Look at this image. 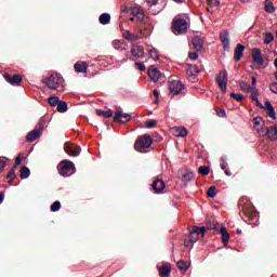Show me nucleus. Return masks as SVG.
Here are the masks:
<instances>
[{
    "label": "nucleus",
    "instance_id": "1",
    "mask_svg": "<svg viewBox=\"0 0 277 277\" xmlns=\"http://www.w3.org/2000/svg\"><path fill=\"white\" fill-rule=\"evenodd\" d=\"M238 207L241 209L245 215L243 221L247 222V224H254V222H258L259 214L256 213L252 205H243V201L240 200Z\"/></svg>",
    "mask_w": 277,
    "mask_h": 277
},
{
    "label": "nucleus",
    "instance_id": "2",
    "mask_svg": "<svg viewBox=\"0 0 277 277\" xmlns=\"http://www.w3.org/2000/svg\"><path fill=\"white\" fill-rule=\"evenodd\" d=\"M151 146H153V137H150L148 134L138 136L134 143V148L138 153H144L146 148H150Z\"/></svg>",
    "mask_w": 277,
    "mask_h": 277
},
{
    "label": "nucleus",
    "instance_id": "3",
    "mask_svg": "<svg viewBox=\"0 0 277 277\" xmlns=\"http://www.w3.org/2000/svg\"><path fill=\"white\" fill-rule=\"evenodd\" d=\"M45 85L49 90H57V88H64V78L60 74H52L44 80Z\"/></svg>",
    "mask_w": 277,
    "mask_h": 277
},
{
    "label": "nucleus",
    "instance_id": "4",
    "mask_svg": "<svg viewBox=\"0 0 277 277\" xmlns=\"http://www.w3.org/2000/svg\"><path fill=\"white\" fill-rule=\"evenodd\" d=\"M60 174L61 176H72L75 172H77V169H75V163L70 160H62L60 163Z\"/></svg>",
    "mask_w": 277,
    "mask_h": 277
},
{
    "label": "nucleus",
    "instance_id": "5",
    "mask_svg": "<svg viewBox=\"0 0 277 277\" xmlns=\"http://www.w3.org/2000/svg\"><path fill=\"white\" fill-rule=\"evenodd\" d=\"M172 29L175 36L187 34V21L185 18L175 19L172 24Z\"/></svg>",
    "mask_w": 277,
    "mask_h": 277
},
{
    "label": "nucleus",
    "instance_id": "6",
    "mask_svg": "<svg viewBox=\"0 0 277 277\" xmlns=\"http://www.w3.org/2000/svg\"><path fill=\"white\" fill-rule=\"evenodd\" d=\"M43 130H44V120H41L39 123H37L35 129L26 135V141L36 142V140H38V137L42 135Z\"/></svg>",
    "mask_w": 277,
    "mask_h": 277
},
{
    "label": "nucleus",
    "instance_id": "7",
    "mask_svg": "<svg viewBox=\"0 0 277 277\" xmlns=\"http://www.w3.org/2000/svg\"><path fill=\"white\" fill-rule=\"evenodd\" d=\"M216 82L223 94H226V91L228 90V71L223 70L220 72L216 77Z\"/></svg>",
    "mask_w": 277,
    "mask_h": 277
},
{
    "label": "nucleus",
    "instance_id": "8",
    "mask_svg": "<svg viewBox=\"0 0 277 277\" xmlns=\"http://www.w3.org/2000/svg\"><path fill=\"white\" fill-rule=\"evenodd\" d=\"M131 115L123 113L122 109L119 107L116 113L115 116L113 118L114 122H121V124H127V122H129V120H131Z\"/></svg>",
    "mask_w": 277,
    "mask_h": 277
},
{
    "label": "nucleus",
    "instance_id": "9",
    "mask_svg": "<svg viewBox=\"0 0 277 277\" xmlns=\"http://www.w3.org/2000/svg\"><path fill=\"white\" fill-rule=\"evenodd\" d=\"M169 90L171 94H181V92L185 90V84H183V82H181L180 80H172L169 84Z\"/></svg>",
    "mask_w": 277,
    "mask_h": 277
},
{
    "label": "nucleus",
    "instance_id": "10",
    "mask_svg": "<svg viewBox=\"0 0 277 277\" xmlns=\"http://www.w3.org/2000/svg\"><path fill=\"white\" fill-rule=\"evenodd\" d=\"M65 153H67V155H70V157H79V155H81V147L78 145L66 143Z\"/></svg>",
    "mask_w": 277,
    "mask_h": 277
},
{
    "label": "nucleus",
    "instance_id": "11",
    "mask_svg": "<svg viewBox=\"0 0 277 277\" xmlns=\"http://www.w3.org/2000/svg\"><path fill=\"white\" fill-rule=\"evenodd\" d=\"M228 36H229L228 30H223L220 34V40L223 44V49L224 51H227V52L230 51V38Z\"/></svg>",
    "mask_w": 277,
    "mask_h": 277
},
{
    "label": "nucleus",
    "instance_id": "12",
    "mask_svg": "<svg viewBox=\"0 0 277 277\" xmlns=\"http://www.w3.org/2000/svg\"><path fill=\"white\" fill-rule=\"evenodd\" d=\"M131 54H132V61L134 62V60H142V57H144L145 53H144V47L142 45H133L131 48Z\"/></svg>",
    "mask_w": 277,
    "mask_h": 277
},
{
    "label": "nucleus",
    "instance_id": "13",
    "mask_svg": "<svg viewBox=\"0 0 277 277\" xmlns=\"http://www.w3.org/2000/svg\"><path fill=\"white\" fill-rule=\"evenodd\" d=\"M151 187L156 194H163V189H166V182H163V180L157 179L154 181Z\"/></svg>",
    "mask_w": 277,
    "mask_h": 277
},
{
    "label": "nucleus",
    "instance_id": "14",
    "mask_svg": "<svg viewBox=\"0 0 277 277\" xmlns=\"http://www.w3.org/2000/svg\"><path fill=\"white\" fill-rule=\"evenodd\" d=\"M147 75L149 77V79L151 81H154V83H157V81H159V79H161V71H159V69L151 67L148 69Z\"/></svg>",
    "mask_w": 277,
    "mask_h": 277
},
{
    "label": "nucleus",
    "instance_id": "15",
    "mask_svg": "<svg viewBox=\"0 0 277 277\" xmlns=\"http://www.w3.org/2000/svg\"><path fill=\"white\" fill-rule=\"evenodd\" d=\"M246 51V47L241 43H238L234 51V60L235 62H240L241 57H243V52Z\"/></svg>",
    "mask_w": 277,
    "mask_h": 277
},
{
    "label": "nucleus",
    "instance_id": "16",
    "mask_svg": "<svg viewBox=\"0 0 277 277\" xmlns=\"http://www.w3.org/2000/svg\"><path fill=\"white\" fill-rule=\"evenodd\" d=\"M130 12H131L132 16H134L138 21H144V10H142L140 8V5L131 6Z\"/></svg>",
    "mask_w": 277,
    "mask_h": 277
},
{
    "label": "nucleus",
    "instance_id": "17",
    "mask_svg": "<svg viewBox=\"0 0 277 277\" xmlns=\"http://www.w3.org/2000/svg\"><path fill=\"white\" fill-rule=\"evenodd\" d=\"M195 179H196V174H194L193 171L187 170V169L182 171L181 180L183 181V183H189V182L194 181Z\"/></svg>",
    "mask_w": 277,
    "mask_h": 277
},
{
    "label": "nucleus",
    "instance_id": "18",
    "mask_svg": "<svg viewBox=\"0 0 277 277\" xmlns=\"http://www.w3.org/2000/svg\"><path fill=\"white\" fill-rule=\"evenodd\" d=\"M253 62L259 66H263L265 64V60H263V55L261 54L260 49H254L252 53Z\"/></svg>",
    "mask_w": 277,
    "mask_h": 277
},
{
    "label": "nucleus",
    "instance_id": "19",
    "mask_svg": "<svg viewBox=\"0 0 277 277\" xmlns=\"http://www.w3.org/2000/svg\"><path fill=\"white\" fill-rule=\"evenodd\" d=\"M4 79L9 83H11V85H15V83H21V81H23V77H21V75H14L12 77V76H10V74H5Z\"/></svg>",
    "mask_w": 277,
    "mask_h": 277
},
{
    "label": "nucleus",
    "instance_id": "20",
    "mask_svg": "<svg viewBox=\"0 0 277 277\" xmlns=\"http://www.w3.org/2000/svg\"><path fill=\"white\" fill-rule=\"evenodd\" d=\"M193 47L197 51H202V47H205V41L199 36H195L193 38Z\"/></svg>",
    "mask_w": 277,
    "mask_h": 277
},
{
    "label": "nucleus",
    "instance_id": "21",
    "mask_svg": "<svg viewBox=\"0 0 277 277\" xmlns=\"http://www.w3.org/2000/svg\"><path fill=\"white\" fill-rule=\"evenodd\" d=\"M124 40H128L129 42H137V40H140V36L129 31V30H126L123 31L122 34Z\"/></svg>",
    "mask_w": 277,
    "mask_h": 277
},
{
    "label": "nucleus",
    "instance_id": "22",
    "mask_svg": "<svg viewBox=\"0 0 277 277\" xmlns=\"http://www.w3.org/2000/svg\"><path fill=\"white\" fill-rule=\"evenodd\" d=\"M265 109H266L269 118H273V120H276V109L272 105V102H269V101L265 102Z\"/></svg>",
    "mask_w": 277,
    "mask_h": 277
},
{
    "label": "nucleus",
    "instance_id": "23",
    "mask_svg": "<svg viewBox=\"0 0 277 277\" xmlns=\"http://www.w3.org/2000/svg\"><path fill=\"white\" fill-rule=\"evenodd\" d=\"M111 45L116 49V51H127V42L122 40H114Z\"/></svg>",
    "mask_w": 277,
    "mask_h": 277
},
{
    "label": "nucleus",
    "instance_id": "24",
    "mask_svg": "<svg viewBox=\"0 0 277 277\" xmlns=\"http://www.w3.org/2000/svg\"><path fill=\"white\" fill-rule=\"evenodd\" d=\"M76 72H88V63L85 62H77L74 65Z\"/></svg>",
    "mask_w": 277,
    "mask_h": 277
},
{
    "label": "nucleus",
    "instance_id": "25",
    "mask_svg": "<svg viewBox=\"0 0 277 277\" xmlns=\"http://www.w3.org/2000/svg\"><path fill=\"white\" fill-rule=\"evenodd\" d=\"M220 233L222 235V241H223L224 246H226V243H228V241H230V235L228 234V229H226L225 226H221Z\"/></svg>",
    "mask_w": 277,
    "mask_h": 277
},
{
    "label": "nucleus",
    "instance_id": "26",
    "mask_svg": "<svg viewBox=\"0 0 277 277\" xmlns=\"http://www.w3.org/2000/svg\"><path fill=\"white\" fill-rule=\"evenodd\" d=\"M159 274L160 277H170V274H172V267L168 265H162L159 267Z\"/></svg>",
    "mask_w": 277,
    "mask_h": 277
},
{
    "label": "nucleus",
    "instance_id": "27",
    "mask_svg": "<svg viewBox=\"0 0 277 277\" xmlns=\"http://www.w3.org/2000/svg\"><path fill=\"white\" fill-rule=\"evenodd\" d=\"M173 133L176 137H187V129L183 127L174 128Z\"/></svg>",
    "mask_w": 277,
    "mask_h": 277
},
{
    "label": "nucleus",
    "instance_id": "28",
    "mask_svg": "<svg viewBox=\"0 0 277 277\" xmlns=\"http://www.w3.org/2000/svg\"><path fill=\"white\" fill-rule=\"evenodd\" d=\"M98 22L101 25H109L111 23V15L109 13H103L100 15Z\"/></svg>",
    "mask_w": 277,
    "mask_h": 277
},
{
    "label": "nucleus",
    "instance_id": "29",
    "mask_svg": "<svg viewBox=\"0 0 277 277\" xmlns=\"http://www.w3.org/2000/svg\"><path fill=\"white\" fill-rule=\"evenodd\" d=\"M56 111L60 114H66V111H68V104L64 101H58Z\"/></svg>",
    "mask_w": 277,
    "mask_h": 277
},
{
    "label": "nucleus",
    "instance_id": "30",
    "mask_svg": "<svg viewBox=\"0 0 277 277\" xmlns=\"http://www.w3.org/2000/svg\"><path fill=\"white\" fill-rule=\"evenodd\" d=\"M266 135H267L268 140L276 141L277 140V127L274 126V127L268 128V132Z\"/></svg>",
    "mask_w": 277,
    "mask_h": 277
},
{
    "label": "nucleus",
    "instance_id": "31",
    "mask_svg": "<svg viewBox=\"0 0 277 277\" xmlns=\"http://www.w3.org/2000/svg\"><path fill=\"white\" fill-rule=\"evenodd\" d=\"M265 12L268 14H274L276 12V6H274V3L269 0H265Z\"/></svg>",
    "mask_w": 277,
    "mask_h": 277
},
{
    "label": "nucleus",
    "instance_id": "32",
    "mask_svg": "<svg viewBox=\"0 0 277 277\" xmlns=\"http://www.w3.org/2000/svg\"><path fill=\"white\" fill-rule=\"evenodd\" d=\"M198 239H200V234H198V232L193 227L190 230L189 241L190 243H196Z\"/></svg>",
    "mask_w": 277,
    "mask_h": 277
},
{
    "label": "nucleus",
    "instance_id": "33",
    "mask_svg": "<svg viewBox=\"0 0 277 277\" xmlns=\"http://www.w3.org/2000/svg\"><path fill=\"white\" fill-rule=\"evenodd\" d=\"M31 171L27 167H22L19 171V176L22 180L29 179Z\"/></svg>",
    "mask_w": 277,
    "mask_h": 277
},
{
    "label": "nucleus",
    "instance_id": "34",
    "mask_svg": "<svg viewBox=\"0 0 277 277\" xmlns=\"http://www.w3.org/2000/svg\"><path fill=\"white\" fill-rule=\"evenodd\" d=\"M240 90H243L245 92H254V87H250V84L248 82L241 81Z\"/></svg>",
    "mask_w": 277,
    "mask_h": 277
},
{
    "label": "nucleus",
    "instance_id": "35",
    "mask_svg": "<svg viewBox=\"0 0 277 277\" xmlns=\"http://www.w3.org/2000/svg\"><path fill=\"white\" fill-rule=\"evenodd\" d=\"M207 228L208 230H211V226L209 227H205V226H201V227H198V226H194V229L199 234L201 235V237H205L206 233H207Z\"/></svg>",
    "mask_w": 277,
    "mask_h": 277
},
{
    "label": "nucleus",
    "instance_id": "36",
    "mask_svg": "<svg viewBox=\"0 0 277 277\" xmlns=\"http://www.w3.org/2000/svg\"><path fill=\"white\" fill-rule=\"evenodd\" d=\"M198 172L201 176H207L209 175V172H211V169L208 166H201L199 167Z\"/></svg>",
    "mask_w": 277,
    "mask_h": 277
},
{
    "label": "nucleus",
    "instance_id": "37",
    "mask_svg": "<svg viewBox=\"0 0 277 277\" xmlns=\"http://www.w3.org/2000/svg\"><path fill=\"white\" fill-rule=\"evenodd\" d=\"M148 53L151 60H155V61L159 60V51L157 49L151 48L149 49Z\"/></svg>",
    "mask_w": 277,
    "mask_h": 277
},
{
    "label": "nucleus",
    "instance_id": "38",
    "mask_svg": "<svg viewBox=\"0 0 277 277\" xmlns=\"http://www.w3.org/2000/svg\"><path fill=\"white\" fill-rule=\"evenodd\" d=\"M48 103L49 105H51L52 107H57L58 103H60V97L58 96H50L48 98Z\"/></svg>",
    "mask_w": 277,
    "mask_h": 277
},
{
    "label": "nucleus",
    "instance_id": "39",
    "mask_svg": "<svg viewBox=\"0 0 277 277\" xmlns=\"http://www.w3.org/2000/svg\"><path fill=\"white\" fill-rule=\"evenodd\" d=\"M177 267L181 269V272H187V269H189V264L185 261H179Z\"/></svg>",
    "mask_w": 277,
    "mask_h": 277
},
{
    "label": "nucleus",
    "instance_id": "40",
    "mask_svg": "<svg viewBox=\"0 0 277 277\" xmlns=\"http://www.w3.org/2000/svg\"><path fill=\"white\" fill-rule=\"evenodd\" d=\"M60 209H62V202H60V200H56L51 205L52 213H56V211H60Z\"/></svg>",
    "mask_w": 277,
    "mask_h": 277
},
{
    "label": "nucleus",
    "instance_id": "41",
    "mask_svg": "<svg viewBox=\"0 0 277 277\" xmlns=\"http://www.w3.org/2000/svg\"><path fill=\"white\" fill-rule=\"evenodd\" d=\"M274 42V35L272 32H265L264 44H272Z\"/></svg>",
    "mask_w": 277,
    "mask_h": 277
},
{
    "label": "nucleus",
    "instance_id": "42",
    "mask_svg": "<svg viewBox=\"0 0 277 277\" xmlns=\"http://www.w3.org/2000/svg\"><path fill=\"white\" fill-rule=\"evenodd\" d=\"M230 97L234 98V101H238V103H241V101H243V94L241 93L232 92Z\"/></svg>",
    "mask_w": 277,
    "mask_h": 277
},
{
    "label": "nucleus",
    "instance_id": "43",
    "mask_svg": "<svg viewBox=\"0 0 277 277\" xmlns=\"http://www.w3.org/2000/svg\"><path fill=\"white\" fill-rule=\"evenodd\" d=\"M100 116H103L104 118H111L114 116V110H97Z\"/></svg>",
    "mask_w": 277,
    "mask_h": 277
},
{
    "label": "nucleus",
    "instance_id": "44",
    "mask_svg": "<svg viewBox=\"0 0 277 277\" xmlns=\"http://www.w3.org/2000/svg\"><path fill=\"white\" fill-rule=\"evenodd\" d=\"M6 179L10 181V183L16 179V170L14 168L9 171Z\"/></svg>",
    "mask_w": 277,
    "mask_h": 277
},
{
    "label": "nucleus",
    "instance_id": "45",
    "mask_svg": "<svg viewBox=\"0 0 277 277\" xmlns=\"http://www.w3.org/2000/svg\"><path fill=\"white\" fill-rule=\"evenodd\" d=\"M269 128L261 126L260 128H256V131L259 135L265 136L268 133Z\"/></svg>",
    "mask_w": 277,
    "mask_h": 277
},
{
    "label": "nucleus",
    "instance_id": "46",
    "mask_svg": "<svg viewBox=\"0 0 277 277\" xmlns=\"http://www.w3.org/2000/svg\"><path fill=\"white\" fill-rule=\"evenodd\" d=\"M253 124L256 129H260L261 127H263V118L261 117H255L253 119Z\"/></svg>",
    "mask_w": 277,
    "mask_h": 277
},
{
    "label": "nucleus",
    "instance_id": "47",
    "mask_svg": "<svg viewBox=\"0 0 277 277\" xmlns=\"http://www.w3.org/2000/svg\"><path fill=\"white\" fill-rule=\"evenodd\" d=\"M207 194L208 198H215V196H217V193L215 192V186H210Z\"/></svg>",
    "mask_w": 277,
    "mask_h": 277
},
{
    "label": "nucleus",
    "instance_id": "48",
    "mask_svg": "<svg viewBox=\"0 0 277 277\" xmlns=\"http://www.w3.org/2000/svg\"><path fill=\"white\" fill-rule=\"evenodd\" d=\"M145 127L146 129H155V127H157V121L155 120L146 121Z\"/></svg>",
    "mask_w": 277,
    "mask_h": 277
},
{
    "label": "nucleus",
    "instance_id": "49",
    "mask_svg": "<svg viewBox=\"0 0 277 277\" xmlns=\"http://www.w3.org/2000/svg\"><path fill=\"white\" fill-rule=\"evenodd\" d=\"M134 66L137 68V70H141V72L146 70V65H144V63H135Z\"/></svg>",
    "mask_w": 277,
    "mask_h": 277
},
{
    "label": "nucleus",
    "instance_id": "50",
    "mask_svg": "<svg viewBox=\"0 0 277 277\" xmlns=\"http://www.w3.org/2000/svg\"><path fill=\"white\" fill-rule=\"evenodd\" d=\"M208 3L210 8H220V0H209Z\"/></svg>",
    "mask_w": 277,
    "mask_h": 277
},
{
    "label": "nucleus",
    "instance_id": "51",
    "mask_svg": "<svg viewBox=\"0 0 277 277\" xmlns=\"http://www.w3.org/2000/svg\"><path fill=\"white\" fill-rule=\"evenodd\" d=\"M269 90L273 92V94H277V82H272L269 84Z\"/></svg>",
    "mask_w": 277,
    "mask_h": 277
},
{
    "label": "nucleus",
    "instance_id": "52",
    "mask_svg": "<svg viewBox=\"0 0 277 277\" xmlns=\"http://www.w3.org/2000/svg\"><path fill=\"white\" fill-rule=\"evenodd\" d=\"M251 98L252 101H259V92L256 91V89H253V91H251Z\"/></svg>",
    "mask_w": 277,
    "mask_h": 277
},
{
    "label": "nucleus",
    "instance_id": "53",
    "mask_svg": "<svg viewBox=\"0 0 277 277\" xmlns=\"http://www.w3.org/2000/svg\"><path fill=\"white\" fill-rule=\"evenodd\" d=\"M189 60H192L193 62H196V60H198V52H190L188 54Z\"/></svg>",
    "mask_w": 277,
    "mask_h": 277
},
{
    "label": "nucleus",
    "instance_id": "54",
    "mask_svg": "<svg viewBox=\"0 0 277 277\" xmlns=\"http://www.w3.org/2000/svg\"><path fill=\"white\" fill-rule=\"evenodd\" d=\"M216 114L220 118H226V110L224 109L216 110Z\"/></svg>",
    "mask_w": 277,
    "mask_h": 277
},
{
    "label": "nucleus",
    "instance_id": "55",
    "mask_svg": "<svg viewBox=\"0 0 277 277\" xmlns=\"http://www.w3.org/2000/svg\"><path fill=\"white\" fill-rule=\"evenodd\" d=\"M5 166H6L5 160H3V158H0V174L5 169Z\"/></svg>",
    "mask_w": 277,
    "mask_h": 277
},
{
    "label": "nucleus",
    "instance_id": "56",
    "mask_svg": "<svg viewBox=\"0 0 277 277\" xmlns=\"http://www.w3.org/2000/svg\"><path fill=\"white\" fill-rule=\"evenodd\" d=\"M158 1L159 0H147V3L149 5V8H153V6L157 5Z\"/></svg>",
    "mask_w": 277,
    "mask_h": 277
},
{
    "label": "nucleus",
    "instance_id": "57",
    "mask_svg": "<svg viewBox=\"0 0 277 277\" xmlns=\"http://www.w3.org/2000/svg\"><path fill=\"white\" fill-rule=\"evenodd\" d=\"M21 163H23V159H22L21 157H17V158L15 159V166H14V168H18V166H21Z\"/></svg>",
    "mask_w": 277,
    "mask_h": 277
},
{
    "label": "nucleus",
    "instance_id": "58",
    "mask_svg": "<svg viewBox=\"0 0 277 277\" xmlns=\"http://www.w3.org/2000/svg\"><path fill=\"white\" fill-rule=\"evenodd\" d=\"M162 10H163V6H160L158 8V10L151 9V12L155 16H157V14H159Z\"/></svg>",
    "mask_w": 277,
    "mask_h": 277
},
{
    "label": "nucleus",
    "instance_id": "59",
    "mask_svg": "<svg viewBox=\"0 0 277 277\" xmlns=\"http://www.w3.org/2000/svg\"><path fill=\"white\" fill-rule=\"evenodd\" d=\"M4 199H5V193L0 192V205L3 202Z\"/></svg>",
    "mask_w": 277,
    "mask_h": 277
},
{
    "label": "nucleus",
    "instance_id": "60",
    "mask_svg": "<svg viewBox=\"0 0 277 277\" xmlns=\"http://www.w3.org/2000/svg\"><path fill=\"white\" fill-rule=\"evenodd\" d=\"M226 168H228V163L227 162L221 163V170H226Z\"/></svg>",
    "mask_w": 277,
    "mask_h": 277
},
{
    "label": "nucleus",
    "instance_id": "61",
    "mask_svg": "<svg viewBox=\"0 0 277 277\" xmlns=\"http://www.w3.org/2000/svg\"><path fill=\"white\" fill-rule=\"evenodd\" d=\"M214 228V230H220V223H215L214 224V226L213 227H211V229H213Z\"/></svg>",
    "mask_w": 277,
    "mask_h": 277
},
{
    "label": "nucleus",
    "instance_id": "62",
    "mask_svg": "<svg viewBox=\"0 0 277 277\" xmlns=\"http://www.w3.org/2000/svg\"><path fill=\"white\" fill-rule=\"evenodd\" d=\"M251 83H252V85H256V78L255 77L251 78Z\"/></svg>",
    "mask_w": 277,
    "mask_h": 277
},
{
    "label": "nucleus",
    "instance_id": "63",
    "mask_svg": "<svg viewBox=\"0 0 277 277\" xmlns=\"http://www.w3.org/2000/svg\"><path fill=\"white\" fill-rule=\"evenodd\" d=\"M153 94H154V96H156V98H158V97H159V91L154 90Z\"/></svg>",
    "mask_w": 277,
    "mask_h": 277
},
{
    "label": "nucleus",
    "instance_id": "64",
    "mask_svg": "<svg viewBox=\"0 0 277 277\" xmlns=\"http://www.w3.org/2000/svg\"><path fill=\"white\" fill-rule=\"evenodd\" d=\"M256 102V105H258V107H261V108H263V103H261V101H255Z\"/></svg>",
    "mask_w": 277,
    "mask_h": 277
}]
</instances>
